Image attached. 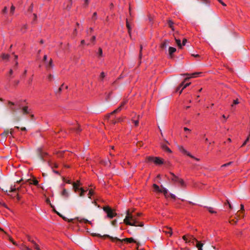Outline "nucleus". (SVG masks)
Here are the masks:
<instances>
[{
    "instance_id": "nucleus-1",
    "label": "nucleus",
    "mask_w": 250,
    "mask_h": 250,
    "mask_svg": "<svg viewBox=\"0 0 250 250\" xmlns=\"http://www.w3.org/2000/svg\"><path fill=\"white\" fill-rule=\"evenodd\" d=\"M134 209L131 210L128 209L126 212V216L124 220V222L127 225L143 227V222H140L138 219V217L142 215V213L138 212L135 214L134 213Z\"/></svg>"
},
{
    "instance_id": "nucleus-2",
    "label": "nucleus",
    "mask_w": 250,
    "mask_h": 250,
    "mask_svg": "<svg viewBox=\"0 0 250 250\" xmlns=\"http://www.w3.org/2000/svg\"><path fill=\"white\" fill-rule=\"evenodd\" d=\"M97 236L98 237H103L104 238H109L112 242L115 243L117 245L119 246H121V245L124 242H126L127 243H136V241L134 240V239L132 237L126 238L123 239H121L117 237H113L107 234L104 235V236H102L100 234H98L97 235Z\"/></svg>"
},
{
    "instance_id": "nucleus-3",
    "label": "nucleus",
    "mask_w": 250,
    "mask_h": 250,
    "mask_svg": "<svg viewBox=\"0 0 250 250\" xmlns=\"http://www.w3.org/2000/svg\"><path fill=\"white\" fill-rule=\"evenodd\" d=\"M14 57L15 60L16 61L15 64L13 66V68L10 69L8 73L6 75L7 79L8 81H10V80L14 77V71H16L18 68V62L17 61V59L18 57L17 55H14Z\"/></svg>"
},
{
    "instance_id": "nucleus-4",
    "label": "nucleus",
    "mask_w": 250,
    "mask_h": 250,
    "mask_svg": "<svg viewBox=\"0 0 250 250\" xmlns=\"http://www.w3.org/2000/svg\"><path fill=\"white\" fill-rule=\"evenodd\" d=\"M27 183H29V185H34L37 187V188H40L44 189L42 185L39 184V181L36 179L35 177H33L32 179H29L25 180L23 183V185Z\"/></svg>"
},
{
    "instance_id": "nucleus-5",
    "label": "nucleus",
    "mask_w": 250,
    "mask_h": 250,
    "mask_svg": "<svg viewBox=\"0 0 250 250\" xmlns=\"http://www.w3.org/2000/svg\"><path fill=\"white\" fill-rule=\"evenodd\" d=\"M104 211L106 213V217L109 219H112L116 216L117 213L110 207L106 206L103 207Z\"/></svg>"
},
{
    "instance_id": "nucleus-6",
    "label": "nucleus",
    "mask_w": 250,
    "mask_h": 250,
    "mask_svg": "<svg viewBox=\"0 0 250 250\" xmlns=\"http://www.w3.org/2000/svg\"><path fill=\"white\" fill-rule=\"evenodd\" d=\"M170 174L172 176V177L171 178V180L174 183H179L181 185V187H185L186 186L185 182L182 179L179 178L178 177L176 176L173 173H170Z\"/></svg>"
},
{
    "instance_id": "nucleus-7",
    "label": "nucleus",
    "mask_w": 250,
    "mask_h": 250,
    "mask_svg": "<svg viewBox=\"0 0 250 250\" xmlns=\"http://www.w3.org/2000/svg\"><path fill=\"white\" fill-rule=\"evenodd\" d=\"M147 162H153L156 165H161L163 164L162 159L159 157H154L152 156L147 157L146 158Z\"/></svg>"
},
{
    "instance_id": "nucleus-8",
    "label": "nucleus",
    "mask_w": 250,
    "mask_h": 250,
    "mask_svg": "<svg viewBox=\"0 0 250 250\" xmlns=\"http://www.w3.org/2000/svg\"><path fill=\"white\" fill-rule=\"evenodd\" d=\"M183 240L186 242V243H191L194 244V242H196L197 240L194 237L193 235L187 234L183 236Z\"/></svg>"
},
{
    "instance_id": "nucleus-9",
    "label": "nucleus",
    "mask_w": 250,
    "mask_h": 250,
    "mask_svg": "<svg viewBox=\"0 0 250 250\" xmlns=\"http://www.w3.org/2000/svg\"><path fill=\"white\" fill-rule=\"evenodd\" d=\"M16 106L20 107V104L18 103H13L10 101L8 102V107L11 111L14 112L17 111L18 108H16Z\"/></svg>"
},
{
    "instance_id": "nucleus-10",
    "label": "nucleus",
    "mask_w": 250,
    "mask_h": 250,
    "mask_svg": "<svg viewBox=\"0 0 250 250\" xmlns=\"http://www.w3.org/2000/svg\"><path fill=\"white\" fill-rule=\"evenodd\" d=\"M24 188V187L23 186V184L22 183L21 185V186H20V187H19V188H16L15 186L11 187L10 190L9 191L10 192H15V191H16L17 190H18V191H19L20 192L24 193L26 190L24 189V190L21 191L22 188Z\"/></svg>"
},
{
    "instance_id": "nucleus-11",
    "label": "nucleus",
    "mask_w": 250,
    "mask_h": 250,
    "mask_svg": "<svg viewBox=\"0 0 250 250\" xmlns=\"http://www.w3.org/2000/svg\"><path fill=\"white\" fill-rule=\"evenodd\" d=\"M185 80L184 82H183L180 85L177 87V89H176V91H178L179 90H180L181 88L182 87H183L181 89V90H180L179 93L180 94H181L182 92V90L185 89V88H186L187 87H188V86H189L190 84V83H186V84H184V83H185Z\"/></svg>"
},
{
    "instance_id": "nucleus-12",
    "label": "nucleus",
    "mask_w": 250,
    "mask_h": 250,
    "mask_svg": "<svg viewBox=\"0 0 250 250\" xmlns=\"http://www.w3.org/2000/svg\"><path fill=\"white\" fill-rule=\"evenodd\" d=\"M122 110V108H121V107L120 106H119L117 109H115L114 111H113L110 113L107 114L105 117V120H108V119L111 115L118 113V112H120Z\"/></svg>"
},
{
    "instance_id": "nucleus-13",
    "label": "nucleus",
    "mask_w": 250,
    "mask_h": 250,
    "mask_svg": "<svg viewBox=\"0 0 250 250\" xmlns=\"http://www.w3.org/2000/svg\"><path fill=\"white\" fill-rule=\"evenodd\" d=\"M73 188L75 192H77L80 188L79 187L81 185V183L80 181H77L76 182H74L73 184Z\"/></svg>"
},
{
    "instance_id": "nucleus-14",
    "label": "nucleus",
    "mask_w": 250,
    "mask_h": 250,
    "mask_svg": "<svg viewBox=\"0 0 250 250\" xmlns=\"http://www.w3.org/2000/svg\"><path fill=\"white\" fill-rule=\"evenodd\" d=\"M180 151L183 153L187 155L191 158H193V156L189 152L187 151L183 146H179Z\"/></svg>"
},
{
    "instance_id": "nucleus-15",
    "label": "nucleus",
    "mask_w": 250,
    "mask_h": 250,
    "mask_svg": "<svg viewBox=\"0 0 250 250\" xmlns=\"http://www.w3.org/2000/svg\"><path fill=\"white\" fill-rule=\"evenodd\" d=\"M23 114H28L31 113V109H29L27 106H23L21 108Z\"/></svg>"
},
{
    "instance_id": "nucleus-16",
    "label": "nucleus",
    "mask_w": 250,
    "mask_h": 250,
    "mask_svg": "<svg viewBox=\"0 0 250 250\" xmlns=\"http://www.w3.org/2000/svg\"><path fill=\"white\" fill-rule=\"evenodd\" d=\"M38 152L42 159H43L47 155V153L46 152H43L42 148H38Z\"/></svg>"
},
{
    "instance_id": "nucleus-17",
    "label": "nucleus",
    "mask_w": 250,
    "mask_h": 250,
    "mask_svg": "<svg viewBox=\"0 0 250 250\" xmlns=\"http://www.w3.org/2000/svg\"><path fill=\"white\" fill-rule=\"evenodd\" d=\"M161 146L162 149L164 151L167 152L168 153L172 152V151L171 150V149L166 144H162L161 145Z\"/></svg>"
},
{
    "instance_id": "nucleus-18",
    "label": "nucleus",
    "mask_w": 250,
    "mask_h": 250,
    "mask_svg": "<svg viewBox=\"0 0 250 250\" xmlns=\"http://www.w3.org/2000/svg\"><path fill=\"white\" fill-rule=\"evenodd\" d=\"M201 74V72H195V73H192L191 74H186V75H190V77L186 78L185 79V81H187L189 78L197 77Z\"/></svg>"
},
{
    "instance_id": "nucleus-19",
    "label": "nucleus",
    "mask_w": 250,
    "mask_h": 250,
    "mask_svg": "<svg viewBox=\"0 0 250 250\" xmlns=\"http://www.w3.org/2000/svg\"><path fill=\"white\" fill-rule=\"evenodd\" d=\"M70 130L72 131H74V132H76V133H80L82 130V129L80 128V127L79 125H77V126L71 127Z\"/></svg>"
},
{
    "instance_id": "nucleus-20",
    "label": "nucleus",
    "mask_w": 250,
    "mask_h": 250,
    "mask_svg": "<svg viewBox=\"0 0 250 250\" xmlns=\"http://www.w3.org/2000/svg\"><path fill=\"white\" fill-rule=\"evenodd\" d=\"M53 60L50 59L48 62H46V67L47 69H50L53 67Z\"/></svg>"
},
{
    "instance_id": "nucleus-21",
    "label": "nucleus",
    "mask_w": 250,
    "mask_h": 250,
    "mask_svg": "<svg viewBox=\"0 0 250 250\" xmlns=\"http://www.w3.org/2000/svg\"><path fill=\"white\" fill-rule=\"evenodd\" d=\"M163 231L166 234H169L170 236L172 234V229L170 228H165L163 229Z\"/></svg>"
},
{
    "instance_id": "nucleus-22",
    "label": "nucleus",
    "mask_w": 250,
    "mask_h": 250,
    "mask_svg": "<svg viewBox=\"0 0 250 250\" xmlns=\"http://www.w3.org/2000/svg\"><path fill=\"white\" fill-rule=\"evenodd\" d=\"M176 51V49L173 47H169L168 49L169 55L170 56V58H173V54Z\"/></svg>"
},
{
    "instance_id": "nucleus-23",
    "label": "nucleus",
    "mask_w": 250,
    "mask_h": 250,
    "mask_svg": "<svg viewBox=\"0 0 250 250\" xmlns=\"http://www.w3.org/2000/svg\"><path fill=\"white\" fill-rule=\"evenodd\" d=\"M205 208H206L208 212L210 213L213 214V213H216L217 212L215 211V208L213 207H208V206H204Z\"/></svg>"
},
{
    "instance_id": "nucleus-24",
    "label": "nucleus",
    "mask_w": 250,
    "mask_h": 250,
    "mask_svg": "<svg viewBox=\"0 0 250 250\" xmlns=\"http://www.w3.org/2000/svg\"><path fill=\"white\" fill-rule=\"evenodd\" d=\"M196 242V247L198 249V250H203L202 247L204 245V244L198 240Z\"/></svg>"
},
{
    "instance_id": "nucleus-25",
    "label": "nucleus",
    "mask_w": 250,
    "mask_h": 250,
    "mask_svg": "<svg viewBox=\"0 0 250 250\" xmlns=\"http://www.w3.org/2000/svg\"><path fill=\"white\" fill-rule=\"evenodd\" d=\"M169 42L168 40H165L163 42H162L160 45L161 48L163 49H166L167 47Z\"/></svg>"
},
{
    "instance_id": "nucleus-26",
    "label": "nucleus",
    "mask_w": 250,
    "mask_h": 250,
    "mask_svg": "<svg viewBox=\"0 0 250 250\" xmlns=\"http://www.w3.org/2000/svg\"><path fill=\"white\" fill-rule=\"evenodd\" d=\"M61 195L63 196L64 198H68L69 196V194L65 188H63L62 192H61Z\"/></svg>"
},
{
    "instance_id": "nucleus-27",
    "label": "nucleus",
    "mask_w": 250,
    "mask_h": 250,
    "mask_svg": "<svg viewBox=\"0 0 250 250\" xmlns=\"http://www.w3.org/2000/svg\"><path fill=\"white\" fill-rule=\"evenodd\" d=\"M160 192L163 193L166 198H167L168 197V190L165 188H162V189H161V191H160Z\"/></svg>"
},
{
    "instance_id": "nucleus-28",
    "label": "nucleus",
    "mask_w": 250,
    "mask_h": 250,
    "mask_svg": "<svg viewBox=\"0 0 250 250\" xmlns=\"http://www.w3.org/2000/svg\"><path fill=\"white\" fill-rule=\"evenodd\" d=\"M126 26L128 29V32L129 34V35H131V25L129 24V22L127 20H126Z\"/></svg>"
},
{
    "instance_id": "nucleus-29",
    "label": "nucleus",
    "mask_w": 250,
    "mask_h": 250,
    "mask_svg": "<svg viewBox=\"0 0 250 250\" xmlns=\"http://www.w3.org/2000/svg\"><path fill=\"white\" fill-rule=\"evenodd\" d=\"M168 26L172 30H174V22L171 20H168L167 21Z\"/></svg>"
},
{
    "instance_id": "nucleus-30",
    "label": "nucleus",
    "mask_w": 250,
    "mask_h": 250,
    "mask_svg": "<svg viewBox=\"0 0 250 250\" xmlns=\"http://www.w3.org/2000/svg\"><path fill=\"white\" fill-rule=\"evenodd\" d=\"M95 194L94 190L91 188L89 189V192L88 194V198L90 199L92 198V196H93Z\"/></svg>"
},
{
    "instance_id": "nucleus-31",
    "label": "nucleus",
    "mask_w": 250,
    "mask_h": 250,
    "mask_svg": "<svg viewBox=\"0 0 250 250\" xmlns=\"http://www.w3.org/2000/svg\"><path fill=\"white\" fill-rule=\"evenodd\" d=\"M79 190L81 191L79 196L81 197H83L85 193L86 192L87 190H84L83 188H81Z\"/></svg>"
},
{
    "instance_id": "nucleus-32",
    "label": "nucleus",
    "mask_w": 250,
    "mask_h": 250,
    "mask_svg": "<svg viewBox=\"0 0 250 250\" xmlns=\"http://www.w3.org/2000/svg\"><path fill=\"white\" fill-rule=\"evenodd\" d=\"M153 187L155 191H158L159 192H160V191H161V189L157 185L154 184L153 185Z\"/></svg>"
},
{
    "instance_id": "nucleus-33",
    "label": "nucleus",
    "mask_w": 250,
    "mask_h": 250,
    "mask_svg": "<svg viewBox=\"0 0 250 250\" xmlns=\"http://www.w3.org/2000/svg\"><path fill=\"white\" fill-rule=\"evenodd\" d=\"M140 118V115H138V119L137 120H133L132 119V123H134V125L135 126H137L139 125V119Z\"/></svg>"
},
{
    "instance_id": "nucleus-34",
    "label": "nucleus",
    "mask_w": 250,
    "mask_h": 250,
    "mask_svg": "<svg viewBox=\"0 0 250 250\" xmlns=\"http://www.w3.org/2000/svg\"><path fill=\"white\" fill-rule=\"evenodd\" d=\"M98 57L101 58L103 57V50L102 48L99 47L98 52Z\"/></svg>"
},
{
    "instance_id": "nucleus-35",
    "label": "nucleus",
    "mask_w": 250,
    "mask_h": 250,
    "mask_svg": "<svg viewBox=\"0 0 250 250\" xmlns=\"http://www.w3.org/2000/svg\"><path fill=\"white\" fill-rule=\"evenodd\" d=\"M49 165L53 168V167L57 168L58 167V165L56 163H53L51 162H48Z\"/></svg>"
},
{
    "instance_id": "nucleus-36",
    "label": "nucleus",
    "mask_w": 250,
    "mask_h": 250,
    "mask_svg": "<svg viewBox=\"0 0 250 250\" xmlns=\"http://www.w3.org/2000/svg\"><path fill=\"white\" fill-rule=\"evenodd\" d=\"M80 223H84V224H91V222L85 219H81L79 220Z\"/></svg>"
},
{
    "instance_id": "nucleus-37",
    "label": "nucleus",
    "mask_w": 250,
    "mask_h": 250,
    "mask_svg": "<svg viewBox=\"0 0 250 250\" xmlns=\"http://www.w3.org/2000/svg\"><path fill=\"white\" fill-rule=\"evenodd\" d=\"M250 137V134H249L248 137H247V138L246 139V140L244 141V142L242 145L241 147H243L247 144V143L249 141Z\"/></svg>"
},
{
    "instance_id": "nucleus-38",
    "label": "nucleus",
    "mask_w": 250,
    "mask_h": 250,
    "mask_svg": "<svg viewBox=\"0 0 250 250\" xmlns=\"http://www.w3.org/2000/svg\"><path fill=\"white\" fill-rule=\"evenodd\" d=\"M175 42L177 44V45L179 46L180 48H182V44L181 43V41L179 39H175Z\"/></svg>"
},
{
    "instance_id": "nucleus-39",
    "label": "nucleus",
    "mask_w": 250,
    "mask_h": 250,
    "mask_svg": "<svg viewBox=\"0 0 250 250\" xmlns=\"http://www.w3.org/2000/svg\"><path fill=\"white\" fill-rule=\"evenodd\" d=\"M15 10V7L13 5H12V6H11V8H10V14L11 15H13L14 14Z\"/></svg>"
},
{
    "instance_id": "nucleus-40",
    "label": "nucleus",
    "mask_w": 250,
    "mask_h": 250,
    "mask_svg": "<svg viewBox=\"0 0 250 250\" xmlns=\"http://www.w3.org/2000/svg\"><path fill=\"white\" fill-rule=\"evenodd\" d=\"M27 239L28 241L31 242L32 244L35 243V241L32 239L31 237L28 235H26Z\"/></svg>"
},
{
    "instance_id": "nucleus-41",
    "label": "nucleus",
    "mask_w": 250,
    "mask_h": 250,
    "mask_svg": "<svg viewBox=\"0 0 250 250\" xmlns=\"http://www.w3.org/2000/svg\"><path fill=\"white\" fill-rule=\"evenodd\" d=\"M9 55L8 54H3L2 55V59L3 60H7L9 58Z\"/></svg>"
},
{
    "instance_id": "nucleus-42",
    "label": "nucleus",
    "mask_w": 250,
    "mask_h": 250,
    "mask_svg": "<svg viewBox=\"0 0 250 250\" xmlns=\"http://www.w3.org/2000/svg\"><path fill=\"white\" fill-rule=\"evenodd\" d=\"M33 10V3H31L28 9V11L30 12H32Z\"/></svg>"
},
{
    "instance_id": "nucleus-43",
    "label": "nucleus",
    "mask_w": 250,
    "mask_h": 250,
    "mask_svg": "<svg viewBox=\"0 0 250 250\" xmlns=\"http://www.w3.org/2000/svg\"><path fill=\"white\" fill-rule=\"evenodd\" d=\"M232 163V162H229L228 163H226V164H223L221 166V167H228V166H230L231 164Z\"/></svg>"
},
{
    "instance_id": "nucleus-44",
    "label": "nucleus",
    "mask_w": 250,
    "mask_h": 250,
    "mask_svg": "<svg viewBox=\"0 0 250 250\" xmlns=\"http://www.w3.org/2000/svg\"><path fill=\"white\" fill-rule=\"evenodd\" d=\"M34 245V248L36 250H40L39 246L35 242V243L33 244Z\"/></svg>"
},
{
    "instance_id": "nucleus-45",
    "label": "nucleus",
    "mask_w": 250,
    "mask_h": 250,
    "mask_svg": "<svg viewBox=\"0 0 250 250\" xmlns=\"http://www.w3.org/2000/svg\"><path fill=\"white\" fill-rule=\"evenodd\" d=\"M97 12H94L93 14V16H92V19L94 20V21H95L97 17Z\"/></svg>"
},
{
    "instance_id": "nucleus-46",
    "label": "nucleus",
    "mask_w": 250,
    "mask_h": 250,
    "mask_svg": "<svg viewBox=\"0 0 250 250\" xmlns=\"http://www.w3.org/2000/svg\"><path fill=\"white\" fill-rule=\"evenodd\" d=\"M127 100H124L121 104V105L122 106H125V105H126V104H127Z\"/></svg>"
},
{
    "instance_id": "nucleus-47",
    "label": "nucleus",
    "mask_w": 250,
    "mask_h": 250,
    "mask_svg": "<svg viewBox=\"0 0 250 250\" xmlns=\"http://www.w3.org/2000/svg\"><path fill=\"white\" fill-rule=\"evenodd\" d=\"M47 79L48 81H51L53 79V76L51 74H49L47 77Z\"/></svg>"
},
{
    "instance_id": "nucleus-48",
    "label": "nucleus",
    "mask_w": 250,
    "mask_h": 250,
    "mask_svg": "<svg viewBox=\"0 0 250 250\" xmlns=\"http://www.w3.org/2000/svg\"><path fill=\"white\" fill-rule=\"evenodd\" d=\"M2 13L3 14H6V13H7V7H6V6H5V7L3 8V9H2Z\"/></svg>"
},
{
    "instance_id": "nucleus-49",
    "label": "nucleus",
    "mask_w": 250,
    "mask_h": 250,
    "mask_svg": "<svg viewBox=\"0 0 250 250\" xmlns=\"http://www.w3.org/2000/svg\"><path fill=\"white\" fill-rule=\"evenodd\" d=\"M169 195L170 196V197H171L172 199H174V200H175V199H176V196H175L174 194H172V193H169V194L168 195V196H169Z\"/></svg>"
},
{
    "instance_id": "nucleus-50",
    "label": "nucleus",
    "mask_w": 250,
    "mask_h": 250,
    "mask_svg": "<svg viewBox=\"0 0 250 250\" xmlns=\"http://www.w3.org/2000/svg\"><path fill=\"white\" fill-rule=\"evenodd\" d=\"M239 103L238 99L234 100L233 101V104L231 105L233 106L234 104H237Z\"/></svg>"
},
{
    "instance_id": "nucleus-51",
    "label": "nucleus",
    "mask_w": 250,
    "mask_h": 250,
    "mask_svg": "<svg viewBox=\"0 0 250 250\" xmlns=\"http://www.w3.org/2000/svg\"><path fill=\"white\" fill-rule=\"evenodd\" d=\"M89 2V0H84V6L86 7L88 6Z\"/></svg>"
},
{
    "instance_id": "nucleus-52",
    "label": "nucleus",
    "mask_w": 250,
    "mask_h": 250,
    "mask_svg": "<svg viewBox=\"0 0 250 250\" xmlns=\"http://www.w3.org/2000/svg\"><path fill=\"white\" fill-rule=\"evenodd\" d=\"M187 42V40L186 39H184L183 40V42H182V45H185L186 42Z\"/></svg>"
},
{
    "instance_id": "nucleus-53",
    "label": "nucleus",
    "mask_w": 250,
    "mask_h": 250,
    "mask_svg": "<svg viewBox=\"0 0 250 250\" xmlns=\"http://www.w3.org/2000/svg\"><path fill=\"white\" fill-rule=\"evenodd\" d=\"M105 74L104 72H102L100 74V77L102 79L104 78L105 77Z\"/></svg>"
},
{
    "instance_id": "nucleus-54",
    "label": "nucleus",
    "mask_w": 250,
    "mask_h": 250,
    "mask_svg": "<svg viewBox=\"0 0 250 250\" xmlns=\"http://www.w3.org/2000/svg\"><path fill=\"white\" fill-rule=\"evenodd\" d=\"M63 85H63V84H62V85L59 87V89H58V92H59V93H60V92H61L62 91V88H63Z\"/></svg>"
},
{
    "instance_id": "nucleus-55",
    "label": "nucleus",
    "mask_w": 250,
    "mask_h": 250,
    "mask_svg": "<svg viewBox=\"0 0 250 250\" xmlns=\"http://www.w3.org/2000/svg\"><path fill=\"white\" fill-rule=\"evenodd\" d=\"M227 203L228 204L229 208L231 209L232 208V206H231V205L230 204L229 201V200H227Z\"/></svg>"
},
{
    "instance_id": "nucleus-56",
    "label": "nucleus",
    "mask_w": 250,
    "mask_h": 250,
    "mask_svg": "<svg viewBox=\"0 0 250 250\" xmlns=\"http://www.w3.org/2000/svg\"><path fill=\"white\" fill-rule=\"evenodd\" d=\"M96 40V36H93L91 39V41L92 42H95Z\"/></svg>"
},
{
    "instance_id": "nucleus-57",
    "label": "nucleus",
    "mask_w": 250,
    "mask_h": 250,
    "mask_svg": "<svg viewBox=\"0 0 250 250\" xmlns=\"http://www.w3.org/2000/svg\"><path fill=\"white\" fill-rule=\"evenodd\" d=\"M47 56L46 55H44V56H43V61H44L45 62H46V60H47Z\"/></svg>"
},
{
    "instance_id": "nucleus-58",
    "label": "nucleus",
    "mask_w": 250,
    "mask_h": 250,
    "mask_svg": "<svg viewBox=\"0 0 250 250\" xmlns=\"http://www.w3.org/2000/svg\"><path fill=\"white\" fill-rule=\"evenodd\" d=\"M33 16H34V21H36L37 19V15L36 14H33Z\"/></svg>"
},
{
    "instance_id": "nucleus-59",
    "label": "nucleus",
    "mask_w": 250,
    "mask_h": 250,
    "mask_svg": "<svg viewBox=\"0 0 250 250\" xmlns=\"http://www.w3.org/2000/svg\"><path fill=\"white\" fill-rule=\"evenodd\" d=\"M222 118L224 119V121H222V122H223V123L226 122V120H227V118H226V117L225 116V115H223L222 116Z\"/></svg>"
},
{
    "instance_id": "nucleus-60",
    "label": "nucleus",
    "mask_w": 250,
    "mask_h": 250,
    "mask_svg": "<svg viewBox=\"0 0 250 250\" xmlns=\"http://www.w3.org/2000/svg\"><path fill=\"white\" fill-rule=\"evenodd\" d=\"M220 3H221L223 6H226V4L222 0H220V1H218Z\"/></svg>"
},
{
    "instance_id": "nucleus-61",
    "label": "nucleus",
    "mask_w": 250,
    "mask_h": 250,
    "mask_svg": "<svg viewBox=\"0 0 250 250\" xmlns=\"http://www.w3.org/2000/svg\"><path fill=\"white\" fill-rule=\"evenodd\" d=\"M9 132L8 130H7V131H5L2 134L3 135H5V136H6L8 134H9Z\"/></svg>"
},
{
    "instance_id": "nucleus-62",
    "label": "nucleus",
    "mask_w": 250,
    "mask_h": 250,
    "mask_svg": "<svg viewBox=\"0 0 250 250\" xmlns=\"http://www.w3.org/2000/svg\"><path fill=\"white\" fill-rule=\"evenodd\" d=\"M77 34V29L75 28L74 30V32H73V35L76 36Z\"/></svg>"
},
{
    "instance_id": "nucleus-63",
    "label": "nucleus",
    "mask_w": 250,
    "mask_h": 250,
    "mask_svg": "<svg viewBox=\"0 0 250 250\" xmlns=\"http://www.w3.org/2000/svg\"><path fill=\"white\" fill-rule=\"evenodd\" d=\"M27 72V71L26 69L24 70V71L23 72V77H25L26 76Z\"/></svg>"
},
{
    "instance_id": "nucleus-64",
    "label": "nucleus",
    "mask_w": 250,
    "mask_h": 250,
    "mask_svg": "<svg viewBox=\"0 0 250 250\" xmlns=\"http://www.w3.org/2000/svg\"><path fill=\"white\" fill-rule=\"evenodd\" d=\"M53 172L58 175H60V173L58 171H57V170H53Z\"/></svg>"
}]
</instances>
